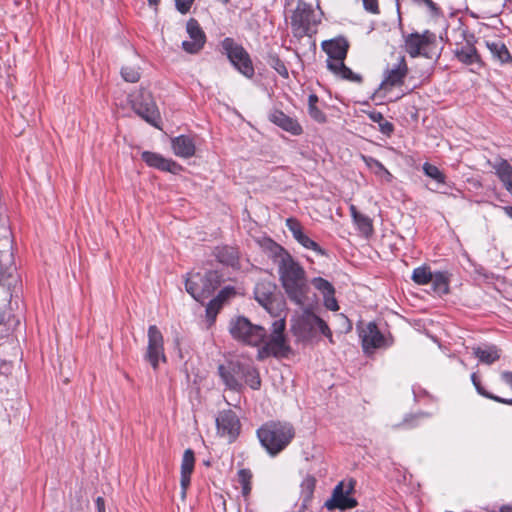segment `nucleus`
<instances>
[{
	"label": "nucleus",
	"instance_id": "f257e3e1",
	"mask_svg": "<svg viewBox=\"0 0 512 512\" xmlns=\"http://www.w3.org/2000/svg\"><path fill=\"white\" fill-rule=\"evenodd\" d=\"M285 329V317H280L272 323L269 336L264 327L251 323L244 316L233 318L229 323V332L235 340L259 347L257 354L259 360L269 356L276 358L288 356L291 348L285 335Z\"/></svg>",
	"mask_w": 512,
	"mask_h": 512
},
{
	"label": "nucleus",
	"instance_id": "f03ea898",
	"mask_svg": "<svg viewBox=\"0 0 512 512\" xmlns=\"http://www.w3.org/2000/svg\"><path fill=\"white\" fill-rule=\"evenodd\" d=\"M278 274L282 287L291 302L304 306L309 285L304 268L282 247L278 246Z\"/></svg>",
	"mask_w": 512,
	"mask_h": 512
},
{
	"label": "nucleus",
	"instance_id": "7ed1b4c3",
	"mask_svg": "<svg viewBox=\"0 0 512 512\" xmlns=\"http://www.w3.org/2000/svg\"><path fill=\"white\" fill-rule=\"evenodd\" d=\"M294 436V427L289 422L269 421L257 430V437L262 447L272 457L282 452Z\"/></svg>",
	"mask_w": 512,
	"mask_h": 512
},
{
	"label": "nucleus",
	"instance_id": "20e7f679",
	"mask_svg": "<svg viewBox=\"0 0 512 512\" xmlns=\"http://www.w3.org/2000/svg\"><path fill=\"white\" fill-rule=\"evenodd\" d=\"M222 276L218 271L210 270L204 275L197 272L189 274L185 281L186 291L198 302H203L220 286Z\"/></svg>",
	"mask_w": 512,
	"mask_h": 512
},
{
	"label": "nucleus",
	"instance_id": "39448f33",
	"mask_svg": "<svg viewBox=\"0 0 512 512\" xmlns=\"http://www.w3.org/2000/svg\"><path fill=\"white\" fill-rule=\"evenodd\" d=\"M293 331L302 340L312 339L319 331L332 342V332L327 323L309 309H304L293 326Z\"/></svg>",
	"mask_w": 512,
	"mask_h": 512
},
{
	"label": "nucleus",
	"instance_id": "423d86ee",
	"mask_svg": "<svg viewBox=\"0 0 512 512\" xmlns=\"http://www.w3.org/2000/svg\"><path fill=\"white\" fill-rule=\"evenodd\" d=\"M276 290L277 286L273 281L262 279L255 285L254 297L269 314L280 318L285 302L276 295Z\"/></svg>",
	"mask_w": 512,
	"mask_h": 512
},
{
	"label": "nucleus",
	"instance_id": "0eeeda50",
	"mask_svg": "<svg viewBox=\"0 0 512 512\" xmlns=\"http://www.w3.org/2000/svg\"><path fill=\"white\" fill-rule=\"evenodd\" d=\"M222 49L229 61L241 74L247 78L254 75V67L248 52L234 39L227 37L221 42Z\"/></svg>",
	"mask_w": 512,
	"mask_h": 512
},
{
	"label": "nucleus",
	"instance_id": "6e6552de",
	"mask_svg": "<svg viewBox=\"0 0 512 512\" xmlns=\"http://www.w3.org/2000/svg\"><path fill=\"white\" fill-rule=\"evenodd\" d=\"M132 108L137 115L149 124L157 127V120L160 118L159 110L149 91L141 89L133 96Z\"/></svg>",
	"mask_w": 512,
	"mask_h": 512
},
{
	"label": "nucleus",
	"instance_id": "1a4fd4ad",
	"mask_svg": "<svg viewBox=\"0 0 512 512\" xmlns=\"http://www.w3.org/2000/svg\"><path fill=\"white\" fill-rule=\"evenodd\" d=\"M148 345L144 354V359L149 362L153 370L159 368V363L166 362L164 353V339L161 331L156 325H150L148 328Z\"/></svg>",
	"mask_w": 512,
	"mask_h": 512
},
{
	"label": "nucleus",
	"instance_id": "9d476101",
	"mask_svg": "<svg viewBox=\"0 0 512 512\" xmlns=\"http://www.w3.org/2000/svg\"><path fill=\"white\" fill-rule=\"evenodd\" d=\"M245 362L230 361L218 366V374L227 389L241 392L244 388L243 373Z\"/></svg>",
	"mask_w": 512,
	"mask_h": 512
},
{
	"label": "nucleus",
	"instance_id": "9b49d317",
	"mask_svg": "<svg viewBox=\"0 0 512 512\" xmlns=\"http://www.w3.org/2000/svg\"><path fill=\"white\" fill-rule=\"evenodd\" d=\"M312 7L304 1H298L296 9L291 17V25L294 34L304 36L308 34L311 26L316 25Z\"/></svg>",
	"mask_w": 512,
	"mask_h": 512
},
{
	"label": "nucleus",
	"instance_id": "f8f14e48",
	"mask_svg": "<svg viewBox=\"0 0 512 512\" xmlns=\"http://www.w3.org/2000/svg\"><path fill=\"white\" fill-rule=\"evenodd\" d=\"M218 434L233 442L240 433L241 424L238 416L232 410H224L216 418Z\"/></svg>",
	"mask_w": 512,
	"mask_h": 512
},
{
	"label": "nucleus",
	"instance_id": "ddd939ff",
	"mask_svg": "<svg viewBox=\"0 0 512 512\" xmlns=\"http://www.w3.org/2000/svg\"><path fill=\"white\" fill-rule=\"evenodd\" d=\"M349 48V43L344 37H338L326 40L322 43V49L328 55L327 67L331 69L333 65L344 62Z\"/></svg>",
	"mask_w": 512,
	"mask_h": 512
},
{
	"label": "nucleus",
	"instance_id": "4468645a",
	"mask_svg": "<svg viewBox=\"0 0 512 512\" xmlns=\"http://www.w3.org/2000/svg\"><path fill=\"white\" fill-rule=\"evenodd\" d=\"M186 30L191 40L183 41L182 48L187 53L196 54L204 47L206 35L194 18L187 21Z\"/></svg>",
	"mask_w": 512,
	"mask_h": 512
},
{
	"label": "nucleus",
	"instance_id": "2eb2a0df",
	"mask_svg": "<svg viewBox=\"0 0 512 512\" xmlns=\"http://www.w3.org/2000/svg\"><path fill=\"white\" fill-rule=\"evenodd\" d=\"M408 73V66L404 56L399 57L392 68H388L384 73V78L380 84L381 89H391L403 84Z\"/></svg>",
	"mask_w": 512,
	"mask_h": 512
},
{
	"label": "nucleus",
	"instance_id": "dca6fc26",
	"mask_svg": "<svg viewBox=\"0 0 512 512\" xmlns=\"http://www.w3.org/2000/svg\"><path fill=\"white\" fill-rule=\"evenodd\" d=\"M435 39L434 34L425 31L423 34L411 33L405 38V50L411 57L427 56L425 49Z\"/></svg>",
	"mask_w": 512,
	"mask_h": 512
},
{
	"label": "nucleus",
	"instance_id": "f3484780",
	"mask_svg": "<svg viewBox=\"0 0 512 512\" xmlns=\"http://www.w3.org/2000/svg\"><path fill=\"white\" fill-rule=\"evenodd\" d=\"M353 490V486L350 485L347 491L343 490V483L340 482L336 485L333 490L332 497L325 502V507L328 510L333 509H352L357 506V501L354 498L349 497V493Z\"/></svg>",
	"mask_w": 512,
	"mask_h": 512
},
{
	"label": "nucleus",
	"instance_id": "a211bd4d",
	"mask_svg": "<svg viewBox=\"0 0 512 512\" xmlns=\"http://www.w3.org/2000/svg\"><path fill=\"white\" fill-rule=\"evenodd\" d=\"M141 158L149 167L158 169L160 171L178 174L182 170L181 165L172 159L163 157L159 153L144 151L141 154Z\"/></svg>",
	"mask_w": 512,
	"mask_h": 512
},
{
	"label": "nucleus",
	"instance_id": "6ab92c4d",
	"mask_svg": "<svg viewBox=\"0 0 512 512\" xmlns=\"http://www.w3.org/2000/svg\"><path fill=\"white\" fill-rule=\"evenodd\" d=\"M360 337L362 339L363 350L366 353L382 347L385 341L377 325L372 322L368 323L367 326L361 330Z\"/></svg>",
	"mask_w": 512,
	"mask_h": 512
},
{
	"label": "nucleus",
	"instance_id": "aec40b11",
	"mask_svg": "<svg viewBox=\"0 0 512 512\" xmlns=\"http://www.w3.org/2000/svg\"><path fill=\"white\" fill-rule=\"evenodd\" d=\"M269 120L272 123H274L275 125L279 126L283 130H285L293 135H300L302 133V127L297 122V120L286 115L281 110H277V109L273 110L269 114Z\"/></svg>",
	"mask_w": 512,
	"mask_h": 512
},
{
	"label": "nucleus",
	"instance_id": "412c9836",
	"mask_svg": "<svg viewBox=\"0 0 512 512\" xmlns=\"http://www.w3.org/2000/svg\"><path fill=\"white\" fill-rule=\"evenodd\" d=\"M195 457L194 452L191 449H186L183 454L181 463V496L185 498L186 491L190 485L191 474L194 470Z\"/></svg>",
	"mask_w": 512,
	"mask_h": 512
},
{
	"label": "nucleus",
	"instance_id": "4be33fe9",
	"mask_svg": "<svg viewBox=\"0 0 512 512\" xmlns=\"http://www.w3.org/2000/svg\"><path fill=\"white\" fill-rule=\"evenodd\" d=\"M472 353L479 360V362L486 365L495 363L501 357V350L493 344L475 346L472 348Z\"/></svg>",
	"mask_w": 512,
	"mask_h": 512
},
{
	"label": "nucleus",
	"instance_id": "5701e85b",
	"mask_svg": "<svg viewBox=\"0 0 512 512\" xmlns=\"http://www.w3.org/2000/svg\"><path fill=\"white\" fill-rule=\"evenodd\" d=\"M235 294L236 291L233 286H226L223 289H221L217 296L210 300V302L208 303L206 307L207 317L214 321L223 303L229 298L233 297Z\"/></svg>",
	"mask_w": 512,
	"mask_h": 512
},
{
	"label": "nucleus",
	"instance_id": "b1692460",
	"mask_svg": "<svg viewBox=\"0 0 512 512\" xmlns=\"http://www.w3.org/2000/svg\"><path fill=\"white\" fill-rule=\"evenodd\" d=\"M174 153L183 158H189L195 153V144L189 136L180 135L172 140Z\"/></svg>",
	"mask_w": 512,
	"mask_h": 512
},
{
	"label": "nucleus",
	"instance_id": "393cba45",
	"mask_svg": "<svg viewBox=\"0 0 512 512\" xmlns=\"http://www.w3.org/2000/svg\"><path fill=\"white\" fill-rule=\"evenodd\" d=\"M455 56L466 65L480 63V56L476 48L468 42L455 50Z\"/></svg>",
	"mask_w": 512,
	"mask_h": 512
},
{
	"label": "nucleus",
	"instance_id": "a878e982",
	"mask_svg": "<svg viewBox=\"0 0 512 512\" xmlns=\"http://www.w3.org/2000/svg\"><path fill=\"white\" fill-rule=\"evenodd\" d=\"M2 248L0 250V277L8 273L13 264L12 246L8 238L3 239Z\"/></svg>",
	"mask_w": 512,
	"mask_h": 512
},
{
	"label": "nucleus",
	"instance_id": "bb28decb",
	"mask_svg": "<svg viewBox=\"0 0 512 512\" xmlns=\"http://www.w3.org/2000/svg\"><path fill=\"white\" fill-rule=\"evenodd\" d=\"M215 256L220 263L235 267L238 265L239 255L237 249L230 246L218 247Z\"/></svg>",
	"mask_w": 512,
	"mask_h": 512
},
{
	"label": "nucleus",
	"instance_id": "cd10ccee",
	"mask_svg": "<svg viewBox=\"0 0 512 512\" xmlns=\"http://www.w3.org/2000/svg\"><path fill=\"white\" fill-rule=\"evenodd\" d=\"M487 48L489 49L493 58L497 59L501 64L512 63V56L503 42H487Z\"/></svg>",
	"mask_w": 512,
	"mask_h": 512
},
{
	"label": "nucleus",
	"instance_id": "c85d7f7f",
	"mask_svg": "<svg viewBox=\"0 0 512 512\" xmlns=\"http://www.w3.org/2000/svg\"><path fill=\"white\" fill-rule=\"evenodd\" d=\"M329 70L333 72L336 76L340 77L341 79L350 82L361 83L363 80L360 74L354 73L349 67H347L344 64V62H339L337 66L333 65Z\"/></svg>",
	"mask_w": 512,
	"mask_h": 512
},
{
	"label": "nucleus",
	"instance_id": "c756f323",
	"mask_svg": "<svg viewBox=\"0 0 512 512\" xmlns=\"http://www.w3.org/2000/svg\"><path fill=\"white\" fill-rule=\"evenodd\" d=\"M243 381L253 390H259L261 387V378L256 367L245 363Z\"/></svg>",
	"mask_w": 512,
	"mask_h": 512
},
{
	"label": "nucleus",
	"instance_id": "7c9ffc66",
	"mask_svg": "<svg viewBox=\"0 0 512 512\" xmlns=\"http://www.w3.org/2000/svg\"><path fill=\"white\" fill-rule=\"evenodd\" d=\"M432 287L436 294L444 295L449 291V277L447 272L439 271L433 273Z\"/></svg>",
	"mask_w": 512,
	"mask_h": 512
},
{
	"label": "nucleus",
	"instance_id": "2f4dec72",
	"mask_svg": "<svg viewBox=\"0 0 512 512\" xmlns=\"http://www.w3.org/2000/svg\"><path fill=\"white\" fill-rule=\"evenodd\" d=\"M318 96L316 94H310L308 97V113L309 116L318 123H324L326 121L325 114L317 107Z\"/></svg>",
	"mask_w": 512,
	"mask_h": 512
},
{
	"label": "nucleus",
	"instance_id": "473e14b6",
	"mask_svg": "<svg viewBox=\"0 0 512 512\" xmlns=\"http://www.w3.org/2000/svg\"><path fill=\"white\" fill-rule=\"evenodd\" d=\"M496 173L506 189L512 186V166L506 160L497 165Z\"/></svg>",
	"mask_w": 512,
	"mask_h": 512
},
{
	"label": "nucleus",
	"instance_id": "72a5a7b5",
	"mask_svg": "<svg viewBox=\"0 0 512 512\" xmlns=\"http://www.w3.org/2000/svg\"><path fill=\"white\" fill-rule=\"evenodd\" d=\"M433 273L426 266L417 267L413 270L412 280L418 285H425L432 281Z\"/></svg>",
	"mask_w": 512,
	"mask_h": 512
},
{
	"label": "nucleus",
	"instance_id": "f704fd0d",
	"mask_svg": "<svg viewBox=\"0 0 512 512\" xmlns=\"http://www.w3.org/2000/svg\"><path fill=\"white\" fill-rule=\"evenodd\" d=\"M252 477H253L252 472L249 469L243 468L237 472L238 482L242 486V495L244 497L249 496V494L251 492Z\"/></svg>",
	"mask_w": 512,
	"mask_h": 512
},
{
	"label": "nucleus",
	"instance_id": "c9c22d12",
	"mask_svg": "<svg viewBox=\"0 0 512 512\" xmlns=\"http://www.w3.org/2000/svg\"><path fill=\"white\" fill-rule=\"evenodd\" d=\"M369 118L373 122L379 124V130L383 134L389 136L393 133L394 125L391 122H389L388 120H386L380 112H371L369 114Z\"/></svg>",
	"mask_w": 512,
	"mask_h": 512
},
{
	"label": "nucleus",
	"instance_id": "e433bc0d",
	"mask_svg": "<svg viewBox=\"0 0 512 512\" xmlns=\"http://www.w3.org/2000/svg\"><path fill=\"white\" fill-rule=\"evenodd\" d=\"M354 223L363 236L369 237L373 234L372 220L368 216L361 214L360 216H357Z\"/></svg>",
	"mask_w": 512,
	"mask_h": 512
},
{
	"label": "nucleus",
	"instance_id": "4c0bfd02",
	"mask_svg": "<svg viewBox=\"0 0 512 512\" xmlns=\"http://www.w3.org/2000/svg\"><path fill=\"white\" fill-rule=\"evenodd\" d=\"M267 63L283 78L289 77L288 69L285 63L279 58L278 55L269 54L267 58Z\"/></svg>",
	"mask_w": 512,
	"mask_h": 512
},
{
	"label": "nucleus",
	"instance_id": "58836bf2",
	"mask_svg": "<svg viewBox=\"0 0 512 512\" xmlns=\"http://www.w3.org/2000/svg\"><path fill=\"white\" fill-rule=\"evenodd\" d=\"M312 284L315 287V289L322 293L323 296L327 294H335V289L333 285L322 277L314 278L312 280Z\"/></svg>",
	"mask_w": 512,
	"mask_h": 512
},
{
	"label": "nucleus",
	"instance_id": "ea45409f",
	"mask_svg": "<svg viewBox=\"0 0 512 512\" xmlns=\"http://www.w3.org/2000/svg\"><path fill=\"white\" fill-rule=\"evenodd\" d=\"M423 171L425 175L434 179L438 183L443 184L445 182V175L435 165L424 163Z\"/></svg>",
	"mask_w": 512,
	"mask_h": 512
},
{
	"label": "nucleus",
	"instance_id": "a19ab883",
	"mask_svg": "<svg viewBox=\"0 0 512 512\" xmlns=\"http://www.w3.org/2000/svg\"><path fill=\"white\" fill-rule=\"evenodd\" d=\"M296 241L306 249L313 250L319 255L325 254V251L314 240L310 239L305 233L302 234Z\"/></svg>",
	"mask_w": 512,
	"mask_h": 512
},
{
	"label": "nucleus",
	"instance_id": "79ce46f5",
	"mask_svg": "<svg viewBox=\"0 0 512 512\" xmlns=\"http://www.w3.org/2000/svg\"><path fill=\"white\" fill-rule=\"evenodd\" d=\"M121 76L126 82L136 83L140 79L138 68L132 66H125L121 69Z\"/></svg>",
	"mask_w": 512,
	"mask_h": 512
},
{
	"label": "nucleus",
	"instance_id": "37998d69",
	"mask_svg": "<svg viewBox=\"0 0 512 512\" xmlns=\"http://www.w3.org/2000/svg\"><path fill=\"white\" fill-rule=\"evenodd\" d=\"M363 160L366 163V165L370 169H372L376 174L384 173V174L390 176V173L388 172V170L377 159L369 157V156H363Z\"/></svg>",
	"mask_w": 512,
	"mask_h": 512
},
{
	"label": "nucleus",
	"instance_id": "c03bdc74",
	"mask_svg": "<svg viewBox=\"0 0 512 512\" xmlns=\"http://www.w3.org/2000/svg\"><path fill=\"white\" fill-rule=\"evenodd\" d=\"M476 391L481 396H483V397H485L487 399L493 400L495 402L502 403V404H507V405H511L512 404V399L502 398L500 396L494 395V394L488 392L487 390H485L482 385H477Z\"/></svg>",
	"mask_w": 512,
	"mask_h": 512
},
{
	"label": "nucleus",
	"instance_id": "a18cd8bd",
	"mask_svg": "<svg viewBox=\"0 0 512 512\" xmlns=\"http://www.w3.org/2000/svg\"><path fill=\"white\" fill-rule=\"evenodd\" d=\"M286 226L288 227L289 231L292 233L295 240L299 239V237L302 234H304L301 224L296 219L288 218L286 220Z\"/></svg>",
	"mask_w": 512,
	"mask_h": 512
},
{
	"label": "nucleus",
	"instance_id": "49530a36",
	"mask_svg": "<svg viewBox=\"0 0 512 512\" xmlns=\"http://www.w3.org/2000/svg\"><path fill=\"white\" fill-rule=\"evenodd\" d=\"M324 298V305L327 309L331 311H337L339 309L337 300L334 296V294H327L323 296Z\"/></svg>",
	"mask_w": 512,
	"mask_h": 512
},
{
	"label": "nucleus",
	"instance_id": "de8ad7c7",
	"mask_svg": "<svg viewBox=\"0 0 512 512\" xmlns=\"http://www.w3.org/2000/svg\"><path fill=\"white\" fill-rule=\"evenodd\" d=\"M193 2L194 0H175V5L181 14H186L189 12Z\"/></svg>",
	"mask_w": 512,
	"mask_h": 512
},
{
	"label": "nucleus",
	"instance_id": "09e8293b",
	"mask_svg": "<svg viewBox=\"0 0 512 512\" xmlns=\"http://www.w3.org/2000/svg\"><path fill=\"white\" fill-rule=\"evenodd\" d=\"M364 9L372 14L379 13V6L377 0H362Z\"/></svg>",
	"mask_w": 512,
	"mask_h": 512
},
{
	"label": "nucleus",
	"instance_id": "8fccbe9b",
	"mask_svg": "<svg viewBox=\"0 0 512 512\" xmlns=\"http://www.w3.org/2000/svg\"><path fill=\"white\" fill-rule=\"evenodd\" d=\"M315 483H316V480L314 477L312 476H307L303 482H302V487L304 489H306L308 491L309 494H312L313 493V490L315 488Z\"/></svg>",
	"mask_w": 512,
	"mask_h": 512
},
{
	"label": "nucleus",
	"instance_id": "3c124183",
	"mask_svg": "<svg viewBox=\"0 0 512 512\" xmlns=\"http://www.w3.org/2000/svg\"><path fill=\"white\" fill-rule=\"evenodd\" d=\"M95 504H96V508H97L98 512H106L105 501H104L103 497H101V496L97 497L95 500Z\"/></svg>",
	"mask_w": 512,
	"mask_h": 512
},
{
	"label": "nucleus",
	"instance_id": "603ef678",
	"mask_svg": "<svg viewBox=\"0 0 512 512\" xmlns=\"http://www.w3.org/2000/svg\"><path fill=\"white\" fill-rule=\"evenodd\" d=\"M502 378L508 385L512 387V372H503Z\"/></svg>",
	"mask_w": 512,
	"mask_h": 512
},
{
	"label": "nucleus",
	"instance_id": "864d4df0",
	"mask_svg": "<svg viewBox=\"0 0 512 512\" xmlns=\"http://www.w3.org/2000/svg\"><path fill=\"white\" fill-rule=\"evenodd\" d=\"M350 212L351 216L353 218V221L357 218V216H360L362 213H360L354 205L350 206Z\"/></svg>",
	"mask_w": 512,
	"mask_h": 512
},
{
	"label": "nucleus",
	"instance_id": "5fc2aeb1",
	"mask_svg": "<svg viewBox=\"0 0 512 512\" xmlns=\"http://www.w3.org/2000/svg\"><path fill=\"white\" fill-rule=\"evenodd\" d=\"M471 380H472V383H473L475 389L477 388V385H481L480 380L477 378L475 373L472 374Z\"/></svg>",
	"mask_w": 512,
	"mask_h": 512
},
{
	"label": "nucleus",
	"instance_id": "6e6d98bb",
	"mask_svg": "<svg viewBox=\"0 0 512 512\" xmlns=\"http://www.w3.org/2000/svg\"><path fill=\"white\" fill-rule=\"evenodd\" d=\"M499 512H512V505L501 506Z\"/></svg>",
	"mask_w": 512,
	"mask_h": 512
},
{
	"label": "nucleus",
	"instance_id": "4d7b16f0",
	"mask_svg": "<svg viewBox=\"0 0 512 512\" xmlns=\"http://www.w3.org/2000/svg\"><path fill=\"white\" fill-rule=\"evenodd\" d=\"M503 210H504L505 214L512 219V207L505 206V207H503Z\"/></svg>",
	"mask_w": 512,
	"mask_h": 512
},
{
	"label": "nucleus",
	"instance_id": "13d9d810",
	"mask_svg": "<svg viewBox=\"0 0 512 512\" xmlns=\"http://www.w3.org/2000/svg\"><path fill=\"white\" fill-rule=\"evenodd\" d=\"M160 0H148L149 4L152 5V6H156L158 5Z\"/></svg>",
	"mask_w": 512,
	"mask_h": 512
},
{
	"label": "nucleus",
	"instance_id": "bf43d9fd",
	"mask_svg": "<svg viewBox=\"0 0 512 512\" xmlns=\"http://www.w3.org/2000/svg\"><path fill=\"white\" fill-rule=\"evenodd\" d=\"M507 190L512 194V185L508 187Z\"/></svg>",
	"mask_w": 512,
	"mask_h": 512
}]
</instances>
